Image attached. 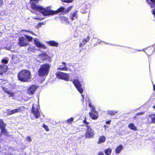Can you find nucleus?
<instances>
[{
  "label": "nucleus",
  "instance_id": "1",
  "mask_svg": "<svg viewBox=\"0 0 155 155\" xmlns=\"http://www.w3.org/2000/svg\"><path fill=\"white\" fill-rule=\"evenodd\" d=\"M39 0H30L31 7L34 10L38 11L44 15L49 14L51 10L48 9V8H43L39 5H36Z\"/></svg>",
  "mask_w": 155,
  "mask_h": 155
},
{
  "label": "nucleus",
  "instance_id": "2",
  "mask_svg": "<svg viewBox=\"0 0 155 155\" xmlns=\"http://www.w3.org/2000/svg\"><path fill=\"white\" fill-rule=\"evenodd\" d=\"M18 77L20 81L24 82H30L32 79L31 72L26 70H23L19 72L18 74Z\"/></svg>",
  "mask_w": 155,
  "mask_h": 155
},
{
  "label": "nucleus",
  "instance_id": "3",
  "mask_svg": "<svg viewBox=\"0 0 155 155\" xmlns=\"http://www.w3.org/2000/svg\"><path fill=\"white\" fill-rule=\"evenodd\" d=\"M50 68V65L48 64L42 65L38 71V75L40 77H43L47 75Z\"/></svg>",
  "mask_w": 155,
  "mask_h": 155
},
{
  "label": "nucleus",
  "instance_id": "4",
  "mask_svg": "<svg viewBox=\"0 0 155 155\" xmlns=\"http://www.w3.org/2000/svg\"><path fill=\"white\" fill-rule=\"evenodd\" d=\"M88 105L91 109V112L89 113L90 117L93 120L97 119L99 117L98 113L95 110V107L92 105L90 101L88 102Z\"/></svg>",
  "mask_w": 155,
  "mask_h": 155
},
{
  "label": "nucleus",
  "instance_id": "5",
  "mask_svg": "<svg viewBox=\"0 0 155 155\" xmlns=\"http://www.w3.org/2000/svg\"><path fill=\"white\" fill-rule=\"evenodd\" d=\"M15 150L14 148L12 147H10L9 148L8 147H2L0 149V155H9L11 153H13Z\"/></svg>",
  "mask_w": 155,
  "mask_h": 155
},
{
  "label": "nucleus",
  "instance_id": "6",
  "mask_svg": "<svg viewBox=\"0 0 155 155\" xmlns=\"http://www.w3.org/2000/svg\"><path fill=\"white\" fill-rule=\"evenodd\" d=\"M56 77L58 78L68 81L70 79V75L69 74H66L62 72H57L55 74Z\"/></svg>",
  "mask_w": 155,
  "mask_h": 155
},
{
  "label": "nucleus",
  "instance_id": "7",
  "mask_svg": "<svg viewBox=\"0 0 155 155\" xmlns=\"http://www.w3.org/2000/svg\"><path fill=\"white\" fill-rule=\"evenodd\" d=\"M39 106L38 105H35V107L33 104L32 108L31 110L32 114L34 116L35 118L37 119L40 116V113L39 111Z\"/></svg>",
  "mask_w": 155,
  "mask_h": 155
},
{
  "label": "nucleus",
  "instance_id": "8",
  "mask_svg": "<svg viewBox=\"0 0 155 155\" xmlns=\"http://www.w3.org/2000/svg\"><path fill=\"white\" fill-rule=\"evenodd\" d=\"M18 43L20 46H25L29 45L28 40L23 37H19L18 39Z\"/></svg>",
  "mask_w": 155,
  "mask_h": 155
},
{
  "label": "nucleus",
  "instance_id": "9",
  "mask_svg": "<svg viewBox=\"0 0 155 155\" xmlns=\"http://www.w3.org/2000/svg\"><path fill=\"white\" fill-rule=\"evenodd\" d=\"M73 83L78 91L81 94H82L83 92V90L79 80L77 79H74L73 81Z\"/></svg>",
  "mask_w": 155,
  "mask_h": 155
},
{
  "label": "nucleus",
  "instance_id": "10",
  "mask_svg": "<svg viewBox=\"0 0 155 155\" xmlns=\"http://www.w3.org/2000/svg\"><path fill=\"white\" fill-rule=\"evenodd\" d=\"M87 131L85 134L86 138H90L93 137L94 135L93 130L88 125L87 126Z\"/></svg>",
  "mask_w": 155,
  "mask_h": 155
},
{
  "label": "nucleus",
  "instance_id": "11",
  "mask_svg": "<svg viewBox=\"0 0 155 155\" xmlns=\"http://www.w3.org/2000/svg\"><path fill=\"white\" fill-rule=\"evenodd\" d=\"M48 9L51 10L52 11V12H51V13H50L49 14L45 15H51L61 12L65 13V8L64 7H60L56 11H54L52 10H51L49 8H48Z\"/></svg>",
  "mask_w": 155,
  "mask_h": 155
},
{
  "label": "nucleus",
  "instance_id": "12",
  "mask_svg": "<svg viewBox=\"0 0 155 155\" xmlns=\"http://www.w3.org/2000/svg\"><path fill=\"white\" fill-rule=\"evenodd\" d=\"M38 88V86L33 85L30 86L28 89L27 93L29 95L33 94Z\"/></svg>",
  "mask_w": 155,
  "mask_h": 155
},
{
  "label": "nucleus",
  "instance_id": "13",
  "mask_svg": "<svg viewBox=\"0 0 155 155\" xmlns=\"http://www.w3.org/2000/svg\"><path fill=\"white\" fill-rule=\"evenodd\" d=\"M34 43L36 45V46L39 48L42 49L46 48L45 45L40 43L39 39L37 38H35L34 39Z\"/></svg>",
  "mask_w": 155,
  "mask_h": 155
},
{
  "label": "nucleus",
  "instance_id": "14",
  "mask_svg": "<svg viewBox=\"0 0 155 155\" xmlns=\"http://www.w3.org/2000/svg\"><path fill=\"white\" fill-rule=\"evenodd\" d=\"M24 110V107H20L18 108L11 110L8 112V115H11L18 112H20Z\"/></svg>",
  "mask_w": 155,
  "mask_h": 155
},
{
  "label": "nucleus",
  "instance_id": "15",
  "mask_svg": "<svg viewBox=\"0 0 155 155\" xmlns=\"http://www.w3.org/2000/svg\"><path fill=\"white\" fill-rule=\"evenodd\" d=\"M5 125L3 120L0 119V128L1 129V132L2 133L6 134V130L5 129Z\"/></svg>",
  "mask_w": 155,
  "mask_h": 155
},
{
  "label": "nucleus",
  "instance_id": "16",
  "mask_svg": "<svg viewBox=\"0 0 155 155\" xmlns=\"http://www.w3.org/2000/svg\"><path fill=\"white\" fill-rule=\"evenodd\" d=\"M148 122L149 124L155 123V114L150 115L147 119Z\"/></svg>",
  "mask_w": 155,
  "mask_h": 155
},
{
  "label": "nucleus",
  "instance_id": "17",
  "mask_svg": "<svg viewBox=\"0 0 155 155\" xmlns=\"http://www.w3.org/2000/svg\"><path fill=\"white\" fill-rule=\"evenodd\" d=\"M63 65H60L59 67L57 69L58 70H60L62 71H66L68 70V68L66 65V64L64 62H62Z\"/></svg>",
  "mask_w": 155,
  "mask_h": 155
},
{
  "label": "nucleus",
  "instance_id": "18",
  "mask_svg": "<svg viewBox=\"0 0 155 155\" xmlns=\"http://www.w3.org/2000/svg\"><path fill=\"white\" fill-rule=\"evenodd\" d=\"M7 67L5 65H0V75H2L7 70Z\"/></svg>",
  "mask_w": 155,
  "mask_h": 155
},
{
  "label": "nucleus",
  "instance_id": "19",
  "mask_svg": "<svg viewBox=\"0 0 155 155\" xmlns=\"http://www.w3.org/2000/svg\"><path fill=\"white\" fill-rule=\"evenodd\" d=\"M49 57V56L45 53L40 54L38 56V58L41 60H46V59H48Z\"/></svg>",
  "mask_w": 155,
  "mask_h": 155
},
{
  "label": "nucleus",
  "instance_id": "20",
  "mask_svg": "<svg viewBox=\"0 0 155 155\" xmlns=\"http://www.w3.org/2000/svg\"><path fill=\"white\" fill-rule=\"evenodd\" d=\"M70 17L72 20L77 19L78 18L77 11L71 12L70 15Z\"/></svg>",
  "mask_w": 155,
  "mask_h": 155
},
{
  "label": "nucleus",
  "instance_id": "21",
  "mask_svg": "<svg viewBox=\"0 0 155 155\" xmlns=\"http://www.w3.org/2000/svg\"><path fill=\"white\" fill-rule=\"evenodd\" d=\"M123 148V146L120 145L117 146L115 149V151L116 153H120Z\"/></svg>",
  "mask_w": 155,
  "mask_h": 155
},
{
  "label": "nucleus",
  "instance_id": "22",
  "mask_svg": "<svg viewBox=\"0 0 155 155\" xmlns=\"http://www.w3.org/2000/svg\"><path fill=\"white\" fill-rule=\"evenodd\" d=\"M61 20L63 23H65L66 24H68L69 23L68 18L66 17H61Z\"/></svg>",
  "mask_w": 155,
  "mask_h": 155
},
{
  "label": "nucleus",
  "instance_id": "23",
  "mask_svg": "<svg viewBox=\"0 0 155 155\" xmlns=\"http://www.w3.org/2000/svg\"><path fill=\"white\" fill-rule=\"evenodd\" d=\"M89 40L90 38L89 37H88L87 39H84L82 41V43H80L79 46L81 47L82 46L84 45L87 42L89 41Z\"/></svg>",
  "mask_w": 155,
  "mask_h": 155
},
{
  "label": "nucleus",
  "instance_id": "24",
  "mask_svg": "<svg viewBox=\"0 0 155 155\" xmlns=\"http://www.w3.org/2000/svg\"><path fill=\"white\" fill-rule=\"evenodd\" d=\"M48 44L51 46H53L57 47L58 45V44L54 41H50L48 42Z\"/></svg>",
  "mask_w": 155,
  "mask_h": 155
},
{
  "label": "nucleus",
  "instance_id": "25",
  "mask_svg": "<svg viewBox=\"0 0 155 155\" xmlns=\"http://www.w3.org/2000/svg\"><path fill=\"white\" fill-rule=\"evenodd\" d=\"M128 127L132 130H137V128L135 126L134 124L132 123H131L129 124L128 125Z\"/></svg>",
  "mask_w": 155,
  "mask_h": 155
},
{
  "label": "nucleus",
  "instance_id": "26",
  "mask_svg": "<svg viewBox=\"0 0 155 155\" xmlns=\"http://www.w3.org/2000/svg\"><path fill=\"white\" fill-rule=\"evenodd\" d=\"M106 140V137L104 136H102L100 137L98 142V143L104 142Z\"/></svg>",
  "mask_w": 155,
  "mask_h": 155
},
{
  "label": "nucleus",
  "instance_id": "27",
  "mask_svg": "<svg viewBox=\"0 0 155 155\" xmlns=\"http://www.w3.org/2000/svg\"><path fill=\"white\" fill-rule=\"evenodd\" d=\"M118 112V111H117L115 110H108L107 111V114L111 115H114L116 113H117Z\"/></svg>",
  "mask_w": 155,
  "mask_h": 155
},
{
  "label": "nucleus",
  "instance_id": "28",
  "mask_svg": "<svg viewBox=\"0 0 155 155\" xmlns=\"http://www.w3.org/2000/svg\"><path fill=\"white\" fill-rule=\"evenodd\" d=\"M4 91L5 92L8 94L9 95V97H12L14 96V93L6 89L4 90Z\"/></svg>",
  "mask_w": 155,
  "mask_h": 155
},
{
  "label": "nucleus",
  "instance_id": "29",
  "mask_svg": "<svg viewBox=\"0 0 155 155\" xmlns=\"http://www.w3.org/2000/svg\"><path fill=\"white\" fill-rule=\"evenodd\" d=\"M112 150L110 148L106 149L104 150V152L106 155H110L111 153Z\"/></svg>",
  "mask_w": 155,
  "mask_h": 155
},
{
  "label": "nucleus",
  "instance_id": "30",
  "mask_svg": "<svg viewBox=\"0 0 155 155\" xmlns=\"http://www.w3.org/2000/svg\"><path fill=\"white\" fill-rule=\"evenodd\" d=\"M74 120V118L73 117H71L70 118L68 119L67 120L65 121L66 123L68 124H71V123Z\"/></svg>",
  "mask_w": 155,
  "mask_h": 155
},
{
  "label": "nucleus",
  "instance_id": "31",
  "mask_svg": "<svg viewBox=\"0 0 155 155\" xmlns=\"http://www.w3.org/2000/svg\"><path fill=\"white\" fill-rule=\"evenodd\" d=\"M24 36L26 37L25 38H26V39H27L28 40V41H31L33 39V38L32 37L30 36H29L26 35H24Z\"/></svg>",
  "mask_w": 155,
  "mask_h": 155
},
{
  "label": "nucleus",
  "instance_id": "32",
  "mask_svg": "<svg viewBox=\"0 0 155 155\" xmlns=\"http://www.w3.org/2000/svg\"><path fill=\"white\" fill-rule=\"evenodd\" d=\"M34 48L31 45H30L29 46V48H28V50L29 51H34Z\"/></svg>",
  "mask_w": 155,
  "mask_h": 155
},
{
  "label": "nucleus",
  "instance_id": "33",
  "mask_svg": "<svg viewBox=\"0 0 155 155\" xmlns=\"http://www.w3.org/2000/svg\"><path fill=\"white\" fill-rule=\"evenodd\" d=\"M72 6L69 7L66 10H65V13H68L72 9Z\"/></svg>",
  "mask_w": 155,
  "mask_h": 155
},
{
  "label": "nucleus",
  "instance_id": "34",
  "mask_svg": "<svg viewBox=\"0 0 155 155\" xmlns=\"http://www.w3.org/2000/svg\"><path fill=\"white\" fill-rule=\"evenodd\" d=\"M22 31H26V32L30 33L32 34L33 35H36L35 33H34L32 31H30V30H26V29H25V30H22Z\"/></svg>",
  "mask_w": 155,
  "mask_h": 155
},
{
  "label": "nucleus",
  "instance_id": "35",
  "mask_svg": "<svg viewBox=\"0 0 155 155\" xmlns=\"http://www.w3.org/2000/svg\"><path fill=\"white\" fill-rule=\"evenodd\" d=\"M7 82L6 80L0 79V84H4L6 83Z\"/></svg>",
  "mask_w": 155,
  "mask_h": 155
},
{
  "label": "nucleus",
  "instance_id": "36",
  "mask_svg": "<svg viewBox=\"0 0 155 155\" xmlns=\"http://www.w3.org/2000/svg\"><path fill=\"white\" fill-rule=\"evenodd\" d=\"M61 1L63 2H65L66 3H71L72 2L73 0H61Z\"/></svg>",
  "mask_w": 155,
  "mask_h": 155
},
{
  "label": "nucleus",
  "instance_id": "37",
  "mask_svg": "<svg viewBox=\"0 0 155 155\" xmlns=\"http://www.w3.org/2000/svg\"><path fill=\"white\" fill-rule=\"evenodd\" d=\"M43 127L47 131H48L49 130V128L48 126L45 125L44 124H43Z\"/></svg>",
  "mask_w": 155,
  "mask_h": 155
},
{
  "label": "nucleus",
  "instance_id": "38",
  "mask_svg": "<svg viewBox=\"0 0 155 155\" xmlns=\"http://www.w3.org/2000/svg\"><path fill=\"white\" fill-rule=\"evenodd\" d=\"M45 22H43L41 23H40L38 24V26L41 27L42 25H45Z\"/></svg>",
  "mask_w": 155,
  "mask_h": 155
},
{
  "label": "nucleus",
  "instance_id": "39",
  "mask_svg": "<svg viewBox=\"0 0 155 155\" xmlns=\"http://www.w3.org/2000/svg\"><path fill=\"white\" fill-rule=\"evenodd\" d=\"M2 61L3 63L4 64H6L8 62V61L7 60L5 59L2 60Z\"/></svg>",
  "mask_w": 155,
  "mask_h": 155
},
{
  "label": "nucleus",
  "instance_id": "40",
  "mask_svg": "<svg viewBox=\"0 0 155 155\" xmlns=\"http://www.w3.org/2000/svg\"><path fill=\"white\" fill-rule=\"evenodd\" d=\"M27 140L28 141H31V138L30 137H28L27 138Z\"/></svg>",
  "mask_w": 155,
  "mask_h": 155
},
{
  "label": "nucleus",
  "instance_id": "41",
  "mask_svg": "<svg viewBox=\"0 0 155 155\" xmlns=\"http://www.w3.org/2000/svg\"><path fill=\"white\" fill-rule=\"evenodd\" d=\"M144 113L143 112H141L140 113H137V115H142V114H144Z\"/></svg>",
  "mask_w": 155,
  "mask_h": 155
},
{
  "label": "nucleus",
  "instance_id": "42",
  "mask_svg": "<svg viewBox=\"0 0 155 155\" xmlns=\"http://www.w3.org/2000/svg\"><path fill=\"white\" fill-rule=\"evenodd\" d=\"M111 120H109L106 122V123L107 124H110Z\"/></svg>",
  "mask_w": 155,
  "mask_h": 155
},
{
  "label": "nucleus",
  "instance_id": "43",
  "mask_svg": "<svg viewBox=\"0 0 155 155\" xmlns=\"http://www.w3.org/2000/svg\"><path fill=\"white\" fill-rule=\"evenodd\" d=\"M97 155H104V153L102 152H99Z\"/></svg>",
  "mask_w": 155,
  "mask_h": 155
},
{
  "label": "nucleus",
  "instance_id": "44",
  "mask_svg": "<svg viewBox=\"0 0 155 155\" xmlns=\"http://www.w3.org/2000/svg\"><path fill=\"white\" fill-rule=\"evenodd\" d=\"M2 0H0V6H1L2 4Z\"/></svg>",
  "mask_w": 155,
  "mask_h": 155
},
{
  "label": "nucleus",
  "instance_id": "45",
  "mask_svg": "<svg viewBox=\"0 0 155 155\" xmlns=\"http://www.w3.org/2000/svg\"><path fill=\"white\" fill-rule=\"evenodd\" d=\"M35 18L37 19H39V20H42V19H43L42 18Z\"/></svg>",
  "mask_w": 155,
  "mask_h": 155
},
{
  "label": "nucleus",
  "instance_id": "46",
  "mask_svg": "<svg viewBox=\"0 0 155 155\" xmlns=\"http://www.w3.org/2000/svg\"><path fill=\"white\" fill-rule=\"evenodd\" d=\"M98 43L101 44L102 43H104V42H103L102 41H101L100 42H99Z\"/></svg>",
  "mask_w": 155,
  "mask_h": 155
},
{
  "label": "nucleus",
  "instance_id": "47",
  "mask_svg": "<svg viewBox=\"0 0 155 155\" xmlns=\"http://www.w3.org/2000/svg\"><path fill=\"white\" fill-rule=\"evenodd\" d=\"M15 58V56L14 55H12V59L14 60Z\"/></svg>",
  "mask_w": 155,
  "mask_h": 155
},
{
  "label": "nucleus",
  "instance_id": "48",
  "mask_svg": "<svg viewBox=\"0 0 155 155\" xmlns=\"http://www.w3.org/2000/svg\"><path fill=\"white\" fill-rule=\"evenodd\" d=\"M31 119H32V120H33V119H34V117H33L32 116V115H31Z\"/></svg>",
  "mask_w": 155,
  "mask_h": 155
},
{
  "label": "nucleus",
  "instance_id": "49",
  "mask_svg": "<svg viewBox=\"0 0 155 155\" xmlns=\"http://www.w3.org/2000/svg\"><path fill=\"white\" fill-rule=\"evenodd\" d=\"M153 89L154 90H155V85H153Z\"/></svg>",
  "mask_w": 155,
  "mask_h": 155
},
{
  "label": "nucleus",
  "instance_id": "50",
  "mask_svg": "<svg viewBox=\"0 0 155 155\" xmlns=\"http://www.w3.org/2000/svg\"><path fill=\"white\" fill-rule=\"evenodd\" d=\"M153 109H155V105L153 106Z\"/></svg>",
  "mask_w": 155,
  "mask_h": 155
},
{
  "label": "nucleus",
  "instance_id": "51",
  "mask_svg": "<svg viewBox=\"0 0 155 155\" xmlns=\"http://www.w3.org/2000/svg\"><path fill=\"white\" fill-rule=\"evenodd\" d=\"M81 96H82L83 99L84 98V97L83 95H81Z\"/></svg>",
  "mask_w": 155,
  "mask_h": 155
},
{
  "label": "nucleus",
  "instance_id": "52",
  "mask_svg": "<svg viewBox=\"0 0 155 155\" xmlns=\"http://www.w3.org/2000/svg\"><path fill=\"white\" fill-rule=\"evenodd\" d=\"M106 127H107V125H104V127H105V129H106V128H106Z\"/></svg>",
  "mask_w": 155,
  "mask_h": 155
},
{
  "label": "nucleus",
  "instance_id": "53",
  "mask_svg": "<svg viewBox=\"0 0 155 155\" xmlns=\"http://www.w3.org/2000/svg\"><path fill=\"white\" fill-rule=\"evenodd\" d=\"M84 122H85L86 121H85V120H84Z\"/></svg>",
  "mask_w": 155,
  "mask_h": 155
},
{
  "label": "nucleus",
  "instance_id": "54",
  "mask_svg": "<svg viewBox=\"0 0 155 155\" xmlns=\"http://www.w3.org/2000/svg\"><path fill=\"white\" fill-rule=\"evenodd\" d=\"M0 49H1V48H0Z\"/></svg>",
  "mask_w": 155,
  "mask_h": 155
}]
</instances>
